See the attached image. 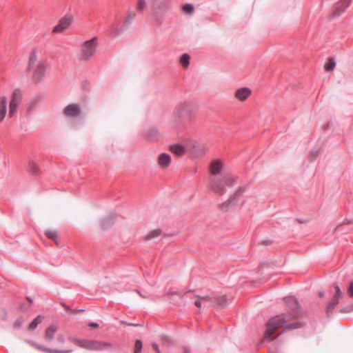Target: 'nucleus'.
I'll use <instances>...</instances> for the list:
<instances>
[{"label": "nucleus", "mask_w": 353, "mask_h": 353, "mask_svg": "<svg viewBox=\"0 0 353 353\" xmlns=\"http://www.w3.org/2000/svg\"><path fill=\"white\" fill-rule=\"evenodd\" d=\"M150 19L156 26H161L168 11L171 10V0H149Z\"/></svg>", "instance_id": "f257e3e1"}, {"label": "nucleus", "mask_w": 353, "mask_h": 353, "mask_svg": "<svg viewBox=\"0 0 353 353\" xmlns=\"http://www.w3.org/2000/svg\"><path fill=\"white\" fill-rule=\"evenodd\" d=\"M286 322L287 320L283 314L271 318L266 324L267 329L264 334V339H270L275 330L279 327H283L284 330H289L301 327V324L299 322H294L285 325Z\"/></svg>", "instance_id": "f03ea898"}, {"label": "nucleus", "mask_w": 353, "mask_h": 353, "mask_svg": "<svg viewBox=\"0 0 353 353\" xmlns=\"http://www.w3.org/2000/svg\"><path fill=\"white\" fill-rule=\"evenodd\" d=\"M48 66L47 61L44 59L37 61V55L35 50L31 52L28 63V70L33 72L32 77L34 81L39 82L42 80Z\"/></svg>", "instance_id": "7ed1b4c3"}, {"label": "nucleus", "mask_w": 353, "mask_h": 353, "mask_svg": "<svg viewBox=\"0 0 353 353\" xmlns=\"http://www.w3.org/2000/svg\"><path fill=\"white\" fill-rule=\"evenodd\" d=\"M70 341L77 346L88 350H111L113 347V344L111 343L81 339L74 336L70 337Z\"/></svg>", "instance_id": "20e7f679"}, {"label": "nucleus", "mask_w": 353, "mask_h": 353, "mask_svg": "<svg viewBox=\"0 0 353 353\" xmlns=\"http://www.w3.org/2000/svg\"><path fill=\"white\" fill-rule=\"evenodd\" d=\"M197 110L196 104L184 101L179 103L174 111V117L176 122H179L182 119L192 116Z\"/></svg>", "instance_id": "39448f33"}, {"label": "nucleus", "mask_w": 353, "mask_h": 353, "mask_svg": "<svg viewBox=\"0 0 353 353\" xmlns=\"http://www.w3.org/2000/svg\"><path fill=\"white\" fill-rule=\"evenodd\" d=\"M221 160L216 159L210 165V189L212 192L219 194L221 192Z\"/></svg>", "instance_id": "423d86ee"}, {"label": "nucleus", "mask_w": 353, "mask_h": 353, "mask_svg": "<svg viewBox=\"0 0 353 353\" xmlns=\"http://www.w3.org/2000/svg\"><path fill=\"white\" fill-rule=\"evenodd\" d=\"M98 42L96 37L84 41L81 45L79 52V59L82 61L89 60L95 54Z\"/></svg>", "instance_id": "0eeeda50"}, {"label": "nucleus", "mask_w": 353, "mask_h": 353, "mask_svg": "<svg viewBox=\"0 0 353 353\" xmlns=\"http://www.w3.org/2000/svg\"><path fill=\"white\" fill-rule=\"evenodd\" d=\"M136 17V13L133 12H128L126 17L123 20L121 26L118 28L116 27V25L112 23L110 26V29L115 36L120 35L122 34L124 31H125L131 25L132 22L134 20Z\"/></svg>", "instance_id": "6e6552de"}, {"label": "nucleus", "mask_w": 353, "mask_h": 353, "mask_svg": "<svg viewBox=\"0 0 353 353\" xmlns=\"http://www.w3.org/2000/svg\"><path fill=\"white\" fill-rule=\"evenodd\" d=\"M244 191L245 188L240 187L226 201L222 203V211L227 212L234 208Z\"/></svg>", "instance_id": "1a4fd4ad"}, {"label": "nucleus", "mask_w": 353, "mask_h": 353, "mask_svg": "<svg viewBox=\"0 0 353 353\" xmlns=\"http://www.w3.org/2000/svg\"><path fill=\"white\" fill-rule=\"evenodd\" d=\"M284 300L288 308L291 310L290 318L295 319L298 317L300 314V305L297 299L294 296H289L285 298Z\"/></svg>", "instance_id": "9d476101"}, {"label": "nucleus", "mask_w": 353, "mask_h": 353, "mask_svg": "<svg viewBox=\"0 0 353 353\" xmlns=\"http://www.w3.org/2000/svg\"><path fill=\"white\" fill-rule=\"evenodd\" d=\"M63 112L67 117L77 118L81 114L82 110L79 104L70 103L64 108Z\"/></svg>", "instance_id": "9b49d317"}, {"label": "nucleus", "mask_w": 353, "mask_h": 353, "mask_svg": "<svg viewBox=\"0 0 353 353\" xmlns=\"http://www.w3.org/2000/svg\"><path fill=\"white\" fill-rule=\"evenodd\" d=\"M71 23L72 17L66 15L59 20L58 24L53 28L52 32L55 33L62 32L70 26Z\"/></svg>", "instance_id": "f8f14e48"}, {"label": "nucleus", "mask_w": 353, "mask_h": 353, "mask_svg": "<svg viewBox=\"0 0 353 353\" xmlns=\"http://www.w3.org/2000/svg\"><path fill=\"white\" fill-rule=\"evenodd\" d=\"M350 1L351 0H341L338 2L332 15L334 17H339L350 6Z\"/></svg>", "instance_id": "ddd939ff"}, {"label": "nucleus", "mask_w": 353, "mask_h": 353, "mask_svg": "<svg viewBox=\"0 0 353 353\" xmlns=\"http://www.w3.org/2000/svg\"><path fill=\"white\" fill-rule=\"evenodd\" d=\"M251 95V90L248 88H241L236 90L235 97L239 101H245Z\"/></svg>", "instance_id": "4468645a"}, {"label": "nucleus", "mask_w": 353, "mask_h": 353, "mask_svg": "<svg viewBox=\"0 0 353 353\" xmlns=\"http://www.w3.org/2000/svg\"><path fill=\"white\" fill-rule=\"evenodd\" d=\"M8 99L3 96L0 97V121H3L7 113Z\"/></svg>", "instance_id": "2eb2a0df"}, {"label": "nucleus", "mask_w": 353, "mask_h": 353, "mask_svg": "<svg viewBox=\"0 0 353 353\" xmlns=\"http://www.w3.org/2000/svg\"><path fill=\"white\" fill-rule=\"evenodd\" d=\"M114 221L115 216L114 215H108L101 219V226L103 229L106 230L113 225Z\"/></svg>", "instance_id": "dca6fc26"}, {"label": "nucleus", "mask_w": 353, "mask_h": 353, "mask_svg": "<svg viewBox=\"0 0 353 353\" xmlns=\"http://www.w3.org/2000/svg\"><path fill=\"white\" fill-rule=\"evenodd\" d=\"M171 162V157L167 153H162L159 156L158 163L162 168H167Z\"/></svg>", "instance_id": "f3484780"}, {"label": "nucleus", "mask_w": 353, "mask_h": 353, "mask_svg": "<svg viewBox=\"0 0 353 353\" xmlns=\"http://www.w3.org/2000/svg\"><path fill=\"white\" fill-rule=\"evenodd\" d=\"M57 331V327L54 325H50L49 327H48L46 330L45 332V339L48 341H51L54 336V334Z\"/></svg>", "instance_id": "a211bd4d"}, {"label": "nucleus", "mask_w": 353, "mask_h": 353, "mask_svg": "<svg viewBox=\"0 0 353 353\" xmlns=\"http://www.w3.org/2000/svg\"><path fill=\"white\" fill-rule=\"evenodd\" d=\"M22 101V94L19 90H14L10 103L19 105Z\"/></svg>", "instance_id": "6ab92c4d"}, {"label": "nucleus", "mask_w": 353, "mask_h": 353, "mask_svg": "<svg viewBox=\"0 0 353 353\" xmlns=\"http://www.w3.org/2000/svg\"><path fill=\"white\" fill-rule=\"evenodd\" d=\"M170 149L178 157L183 155L185 152L184 147L180 144L172 145Z\"/></svg>", "instance_id": "aec40b11"}, {"label": "nucleus", "mask_w": 353, "mask_h": 353, "mask_svg": "<svg viewBox=\"0 0 353 353\" xmlns=\"http://www.w3.org/2000/svg\"><path fill=\"white\" fill-rule=\"evenodd\" d=\"M190 55L187 53H185L181 56L179 62L184 68H188L190 65Z\"/></svg>", "instance_id": "412c9836"}, {"label": "nucleus", "mask_w": 353, "mask_h": 353, "mask_svg": "<svg viewBox=\"0 0 353 353\" xmlns=\"http://www.w3.org/2000/svg\"><path fill=\"white\" fill-rule=\"evenodd\" d=\"M336 66V62L332 57H329L327 59V62L325 63L324 65V68L326 71H332L334 70V68Z\"/></svg>", "instance_id": "4be33fe9"}, {"label": "nucleus", "mask_w": 353, "mask_h": 353, "mask_svg": "<svg viewBox=\"0 0 353 353\" xmlns=\"http://www.w3.org/2000/svg\"><path fill=\"white\" fill-rule=\"evenodd\" d=\"M161 234V230L160 229L154 230L151 231L150 232H149L146 235L145 240H147V241L152 240V239L159 236Z\"/></svg>", "instance_id": "5701e85b"}, {"label": "nucleus", "mask_w": 353, "mask_h": 353, "mask_svg": "<svg viewBox=\"0 0 353 353\" xmlns=\"http://www.w3.org/2000/svg\"><path fill=\"white\" fill-rule=\"evenodd\" d=\"M222 181H223L225 184L228 186H232L234 182V178L230 174L224 175Z\"/></svg>", "instance_id": "b1692460"}, {"label": "nucleus", "mask_w": 353, "mask_h": 353, "mask_svg": "<svg viewBox=\"0 0 353 353\" xmlns=\"http://www.w3.org/2000/svg\"><path fill=\"white\" fill-rule=\"evenodd\" d=\"M45 234L48 238L54 241H56L58 238V232L56 230H49L46 231Z\"/></svg>", "instance_id": "393cba45"}, {"label": "nucleus", "mask_w": 353, "mask_h": 353, "mask_svg": "<svg viewBox=\"0 0 353 353\" xmlns=\"http://www.w3.org/2000/svg\"><path fill=\"white\" fill-rule=\"evenodd\" d=\"M182 11L189 14H192L194 12V6L190 3L184 4L182 8Z\"/></svg>", "instance_id": "a878e982"}, {"label": "nucleus", "mask_w": 353, "mask_h": 353, "mask_svg": "<svg viewBox=\"0 0 353 353\" xmlns=\"http://www.w3.org/2000/svg\"><path fill=\"white\" fill-rule=\"evenodd\" d=\"M147 6L145 0H138L137 1V10L139 12L143 13Z\"/></svg>", "instance_id": "bb28decb"}, {"label": "nucleus", "mask_w": 353, "mask_h": 353, "mask_svg": "<svg viewBox=\"0 0 353 353\" xmlns=\"http://www.w3.org/2000/svg\"><path fill=\"white\" fill-rule=\"evenodd\" d=\"M18 106L19 105H17L12 104L11 103H10L9 112H8L9 117H12L15 114V113L17 111Z\"/></svg>", "instance_id": "cd10ccee"}, {"label": "nucleus", "mask_w": 353, "mask_h": 353, "mask_svg": "<svg viewBox=\"0 0 353 353\" xmlns=\"http://www.w3.org/2000/svg\"><path fill=\"white\" fill-rule=\"evenodd\" d=\"M29 171L34 174H36L38 173L39 168L38 165L35 162H30L29 163Z\"/></svg>", "instance_id": "c85d7f7f"}, {"label": "nucleus", "mask_w": 353, "mask_h": 353, "mask_svg": "<svg viewBox=\"0 0 353 353\" xmlns=\"http://www.w3.org/2000/svg\"><path fill=\"white\" fill-rule=\"evenodd\" d=\"M40 322V316H38L29 324V329L31 330H34Z\"/></svg>", "instance_id": "c756f323"}, {"label": "nucleus", "mask_w": 353, "mask_h": 353, "mask_svg": "<svg viewBox=\"0 0 353 353\" xmlns=\"http://www.w3.org/2000/svg\"><path fill=\"white\" fill-rule=\"evenodd\" d=\"M44 352L48 353H70L72 350H60L57 349H44Z\"/></svg>", "instance_id": "7c9ffc66"}, {"label": "nucleus", "mask_w": 353, "mask_h": 353, "mask_svg": "<svg viewBox=\"0 0 353 353\" xmlns=\"http://www.w3.org/2000/svg\"><path fill=\"white\" fill-rule=\"evenodd\" d=\"M142 342L141 340H137L134 345V353H141L142 350Z\"/></svg>", "instance_id": "2f4dec72"}, {"label": "nucleus", "mask_w": 353, "mask_h": 353, "mask_svg": "<svg viewBox=\"0 0 353 353\" xmlns=\"http://www.w3.org/2000/svg\"><path fill=\"white\" fill-rule=\"evenodd\" d=\"M334 286L336 290V294L334 297L340 299L343 296V293L337 284L335 283Z\"/></svg>", "instance_id": "473e14b6"}, {"label": "nucleus", "mask_w": 353, "mask_h": 353, "mask_svg": "<svg viewBox=\"0 0 353 353\" xmlns=\"http://www.w3.org/2000/svg\"><path fill=\"white\" fill-rule=\"evenodd\" d=\"M208 297L207 296H201V297H199L194 302V305L198 307H201V304H202V301H205L207 300Z\"/></svg>", "instance_id": "72a5a7b5"}, {"label": "nucleus", "mask_w": 353, "mask_h": 353, "mask_svg": "<svg viewBox=\"0 0 353 353\" xmlns=\"http://www.w3.org/2000/svg\"><path fill=\"white\" fill-rule=\"evenodd\" d=\"M158 134V130L156 129H152L148 131V136L150 139H153L155 138L157 134Z\"/></svg>", "instance_id": "f704fd0d"}, {"label": "nucleus", "mask_w": 353, "mask_h": 353, "mask_svg": "<svg viewBox=\"0 0 353 353\" xmlns=\"http://www.w3.org/2000/svg\"><path fill=\"white\" fill-rule=\"evenodd\" d=\"M335 307H334L333 305H330L329 303L326 307V309H325V312H326V314H327V316H331V314H332V312L334 310Z\"/></svg>", "instance_id": "c9c22d12"}, {"label": "nucleus", "mask_w": 353, "mask_h": 353, "mask_svg": "<svg viewBox=\"0 0 353 353\" xmlns=\"http://www.w3.org/2000/svg\"><path fill=\"white\" fill-rule=\"evenodd\" d=\"M22 324H23L22 318H18L14 323V327L17 328V329L20 328L21 326L22 325Z\"/></svg>", "instance_id": "e433bc0d"}, {"label": "nucleus", "mask_w": 353, "mask_h": 353, "mask_svg": "<svg viewBox=\"0 0 353 353\" xmlns=\"http://www.w3.org/2000/svg\"><path fill=\"white\" fill-rule=\"evenodd\" d=\"M353 311V309H352V305H350L345 307H343V308H341L340 310V312L341 313H347V312H351Z\"/></svg>", "instance_id": "4c0bfd02"}, {"label": "nucleus", "mask_w": 353, "mask_h": 353, "mask_svg": "<svg viewBox=\"0 0 353 353\" xmlns=\"http://www.w3.org/2000/svg\"><path fill=\"white\" fill-rule=\"evenodd\" d=\"M347 294L350 297L353 298V281L350 283V286L347 290Z\"/></svg>", "instance_id": "58836bf2"}, {"label": "nucleus", "mask_w": 353, "mask_h": 353, "mask_svg": "<svg viewBox=\"0 0 353 353\" xmlns=\"http://www.w3.org/2000/svg\"><path fill=\"white\" fill-rule=\"evenodd\" d=\"M319 154H320V151L319 150H314L311 152V154H310L312 159H316V157H319Z\"/></svg>", "instance_id": "ea45409f"}, {"label": "nucleus", "mask_w": 353, "mask_h": 353, "mask_svg": "<svg viewBox=\"0 0 353 353\" xmlns=\"http://www.w3.org/2000/svg\"><path fill=\"white\" fill-rule=\"evenodd\" d=\"M339 302V299L335 297H333L332 299L329 302V303L334 307H336Z\"/></svg>", "instance_id": "a19ab883"}, {"label": "nucleus", "mask_w": 353, "mask_h": 353, "mask_svg": "<svg viewBox=\"0 0 353 353\" xmlns=\"http://www.w3.org/2000/svg\"><path fill=\"white\" fill-rule=\"evenodd\" d=\"M29 343L31 344L32 346H34L37 349L41 350H42L43 352H44V349H48L47 347H43V346H41L40 345H37L34 342H32V341H30Z\"/></svg>", "instance_id": "79ce46f5"}, {"label": "nucleus", "mask_w": 353, "mask_h": 353, "mask_svg": "<svg viewBox=\"0 0 353 353\" xmlns=\"http://www.w3.org/2000/svg\"><path fill=\"white\" fill-rule=\"evenodd\" d=\"M37 99H33L32 101H31V105H29L28 108H27V110L28 112H30L32 111V108H33V106L37 103Z\"/></svg>", "instance_id": "37998d69"}, {"label": "nucleus", "mask_w": 353, "mask_h": 353, "mask_svg": "<svg viewBox=\"0 0 353 353\" xmlns=\"http://www.w3.org/2000/svg\"><path fill=\"white\" fill-rule=\"evenodd\" d=\"M65 311L68 314H77V312L70 309L68 306H65Z\"/></svg>", "instance_id": "c03bdc74"}, {"label": "nucleus", "mask_w": 353, "mask_h": 353, "mask_svg": "<svg viewBox=\"0 0 353 353\" xmlns=\"http://www.w3.org/2000/svg\"><path fill=\"white\" fill-rule=\"evenodd\" d=\"M57 341L60 343H63L65 342V339H64L63 336L59 335L57 336Z\"/></svg>", "instance_id": "a18cd8bd"}, {"label": "nucleus", "mask_w": 353, "mask_h": 353, "mask_svg": "<svg viewBox=\"0 0 353 353\" xmlns=\"http://www.w3.org/2000/svg\"><path fill=\"white\" fill-rule=\"evenodd\" d=\"M0 316H2V319L3 320H6V317H7V314L6 312V311L4 310H0Z\"/></svg>", "instance_id": "49530a36"}, {"label": "nucleus", "mask_w": 353, "mask_h": 353, "mask_svg": "<svg viewBox=\"0 0 353 353\" xmlns=\"http://www.w3.org/2000/svg\"><path fill=\"white\" fill-rule=\"evenodd\" d=\"M152 347L154 348L157 353H161L157 343H152Z\"/></svg>", "instance_id": "de8ad7c7"}, {"label": "nucleus", "mask_w": 353, "mask_h": 353, "mask_svg": "<svg viewBox=\"0 0 353 353\" xmlns=\"http://www.w3.org/2000/svg\"><path fill=\"white\" fill-rule=\"evenodd\" d=\"M88 325L92 327L97 328L99 327V325L95 322H90Z\"/></svg>", "instance_id": "09e8293b"}, {"label": "nucleus", "mask_w": 353, "mask_h": 353, "mask_svg": "<svg viewBox=\"0 0 353 353\" xmlns=\"http://www.w3.org/2000/svg\"><path fill=\"white\" fill-rule=\"evenodd\" d=\"M222 308L226 306L227 299H225V296L222 295Z\"/></svg>", "instance_id": "8fccbe9b"}, {"label": "nucleus", "mask_w": 353, "mask_h": 353, "mask_svg": "<svg viewBox=\"0 0 353 353\" xmlns=\"http://www.w3.org/2000/svg\"><path fill=\"white\" fill-rule=\"evenodd\" d=\"M75 312L79 313V312H84V310L83 309H78V310H74Z\"/></svg>", "instance_id": "3c124183"}, {"label": "nucleus", "mask_w": 353, "mask_h": 353, "mask_svg": "<svg viewBox=\"0 0 353 353\" xmlns=\"http://www.w3.org/2000/svg\"><path fill=\"white\" fill-rule=\"evenodd\" d=\"M28 301L30 303H33V300H32V298H30V297H28Z\"/></svg>", "instance_id": "603ef678"}, {"label": "nucleus", "mask_w": 353, "mask_h": 353, "mask_svg": "<svg viewBox=\"0 0 353 353\" xmlns=\"http://www.w3.org/2000/svg\"><path fill=\"white\" fill-rule=\"evenodd\" d=\"M319 296H320L321 297H323V296H324V293H323V292H319Z\"/></svg>", "instance_id": "864d4df0"}, {"label": "nucleus", "mask_w": 353, "mask_h": 353, "mask_svg": "<svg viewBox=\"0 0 353 353\" xmlns=\"http://www.w3.org/2000/svg\"><path fill=\"white\" fill-rule=\"evenodd\" d=\"M61 305L65 309V306H68L65 303H62Z\"/></svg>", "instance_id": "5fc2aeb1"}, {"label": "nucleus", "mask_w": 353, "mask_h": 353, "mask_svg": "<svg viewBox=\"0 0 353 353\" xmlns=\"http://www.w3.org/2000/svg\"><path fill=\"white\" fill-rule=\"evenodd\" d=\"M185 353H190V350L185 348Z\"/></svg>", "instance_id": "6e6d98bb"}, {"label": "nucleus", "mask_w": 353, "mask_h": 353, "mask_svg": "<svg viewBox=\"0 0 353 353\" xmlns=\"http://www.w3.org/2000/svg\"><path fill=\"white\" fill-rule=\"evenodd\" d=\"M352 309H353V303L352 304Z\"/></svg>", "instance_id": "4d7b16f0"}]
</instances>
